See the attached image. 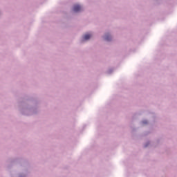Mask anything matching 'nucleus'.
Listing matches in <instances>:
<instances>
[{
	"instance_id": "f257e3e1",
	"label": "nucleus",
	"mask_w": 177,
	"mask_h": 177,
	"mask_svg": "<svg viewBox=\"0 0 177 177\" xmlns=\"http://www.w3.org/2000/svg\"><path fill=\"white\" fill-rule=\"evenodd\" d=\"M73 10L75 12H80V10H81V6H80V5H75L73 6Z\"/></svg>"
},
{
	"instance_id": "f03ea898",
	"label": "nucleus",
	"mask_w": 177,
	"mask_h": 177,
	"mask_svg": "<svg viewBox=\"0 0 177 177\" xmlns=\"http://www.w3.org/2000/svg\"><path fill=\"white\" fill-rule=\"evenodd\" d=\"M92 35H91V34H86L84 36V39L85 41H88V39H89V38H91Z\"/></svg>"
},
{
	"instance_id": "7ed1b4c3",
	"label": "nucleus",
	"mask_w": 177,
	"mask_h": 177,
	"mask_svg": "<svg viewBox=\"0 0 177 177\" xmlns=\"http://www.w3.org/2000/svg\"><path fill=\"white\" fill-rule=\"evenodd\" d=\"M110 39H111V37L109 35H105V40L106 41H110Z\"/></svg>"
},
{
	"instance_id": "20e7f679",
	"label": "nucleus",
	"mask_w": 177,
	"mask_h": 177,
	"mask_svg": "<svg viewBox=\"0 0 177 177\" xmlns=\"http://www.w3.org/2000/svg\"><path fill=\"white\" fill-rule=\"evenodd\" d=\"M142 124H147V120L143 121V122H142Z\"/></svg>"
}]
</instances>
